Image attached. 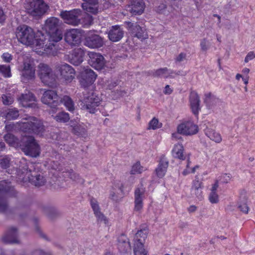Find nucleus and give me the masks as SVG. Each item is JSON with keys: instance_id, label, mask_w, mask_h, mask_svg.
<instances>
[{"instance_id": "b1692460", "label": "nucleus", "mask_w": 255, "mask_h": 255, "mask_svg": "<svg viewBox=\"0 0 255 255\" xmlns=\"http://www.w3.org/2000/svg\"><path fill=\"white\" fill-rule=\"evenodd\" d=\"M108 37L113 42L120 41L124 36L123 29L119 25L112 26L108 31Z\"/></svg>"}, {"instance_id": "de8ad7c7", "label": "nucleus", "mask_w": 255, "mask_h": 255, "mask_svg": "<svg viewBox=\"0 0 255 255\" xmlns=\"http://www.w3.org/2000/svg\"><path fill=\"white\" fill-rule=\"evenodd\" d=\"M200 46L201 50L206 52L209 49L211 46V43L206 38H203L201 40Z\"/></svg>"}, {"instance_id": "f704fd0d", "label": "nucleus", "mask_w": 255, "mask_h": 255, "mask_svg": "<svg viewBox=\"0 0 255 255\" xmlns=\"http://www.w3.org/2000/svg\"><path fill=\"white\" fill-rule=\"evenodd\" d=\"M218 186V181H217L211 188V192L209 196V200L212 204H216L219 202V196L216 192Z\"/></svg>"}, {"instance_id": "2f4dec72", "label": "nucleus", "mask_w": 255, "mask_h": 255, "mask_svg": "<svg viewBox=\"0 0 255 255\" xmlns=\"http://www.w3.org/2000/svg\"><path fill=\"white\" fill-rule=\"evenodd\" d=\"M168 166V161L166 158H162L157 168L156 169V173L158 177L162 178L165 175Z\"/></svg>"}, {"instance_id": "09e8293b", "label": "nucleus", "mask_w": 255, "mask_h": 255, "mask_svg": "<svg viewBox=\"0 0 255 255\" xmlns=\"http://www.w3.org/2000/svg\"><path fill=\"white\" fill-rule=\"evenodd\" d=\"M120 81L118 79H112L106 83V85L109 90L114 89L116 86L120 84Z\"/></svg>"}, {"instance_id": "f3484780", "label": "nucleus", "mask_w": 255, "mask_h": 255, "mask_svg": "<svg viewBox=\"0 0 255 255\" xmlns=\"http://www.w3.org/2000/svg\"><path fill=\"white\" fill-rule=\"evenodd\" d=\"M145 198V189L141 185L134 191V208L136 212L140 211L143 208V200Z\"/></svg>"}, {"instance_id": "c85d7f7f", "label": "nucleus", "mask_w": 255, "mask_h": 255, "mask_svg": "<svg viewBox=\"0 0 255 255\" xmlns=\"http://www.w3.org/2000/svg\"><path fill=\"white\" fill-rule=\"evenodd\" d=\"M90 203L94 214L97 218L98 220L100 221H103L105 224H107V219L100 211V209L97 201L95 199L92 198L91 199Z\"/></svg>"}, {"instance_id": "603ef678", "label": "nucleus", "mask_w": 255, "mask_h": 255, "mask_svg": "<svg viewBox=\"0 0 255 255\" xmlns=\"http://www.w3.org/2000/svg\"><path fill=\"white\" fill-rule=\"evenodd\" d=\"M187 54L186 53L181 52L175 58L176 63H180L186 60Z\"/></svg>"}, {"instance_id": "1a4fd4ad", "label": "nucleus", "mask_w": 255, "mask_h": 255, "mask_svg": "<svg viewBox=\"0 0 255 255\" xmlns=\"http://www.w3.org/2000/svg\"><path fill=\"white\" fill-rule=\"evenodd\" d=\"M147 234L148 231L146 229H141L135 234L133 249L134 255H140L144 252H147L144 248L143 244Z\"/></svg>"}, {"instance_id": "7c9ffc66", "label": "nucleus", "mask_w": 255, "mask_h": 255, "mask_svg": "<svg viewBox=\"0 0 255 255\" xmlns=\"http://www.w3.org/2000/svg\"><path fill=\"white\" fill-rule=\"evenodd\" d=\"M5 141L10 146L14 147H21L22 143V139L19 140L16 136L11 133H7L3 136Z\"/></svg>"}, {"instance_id": "4be33fe9", "label": "nucleus", "mask_w": 255, "mask_h": 255, "mask_svg": "<svg viewBox=\"0 0 255 255\" xmlns=\"http://www.w3.org/2000/svg\"><path fill=\"white\" fill-rule=\"evenodd\" d=\"M118 249L124 255H129L131 252V247L128 239L124 234L121 235L118 239Z\"/></svg>"}, {"instance_id": "412c9836", "label": "nucleus", "mask_w": 255, "mask_h": 255, "mask_svg": "<svg viewBox=\"0 0 255 255\" xmlns=\"http://www.w3.org/2000/svg\"><path fill=\"white\" fill-rule=\"evenodd\" d=\"M81 33L78 29L68 30L65 35V41L71 45H75L80 42Z\"/></svg>"}, {"instance_id": "cd10ccee", "label": "nucleus", "mask_w": 255, "mask_h": 255, "mask_svg": "<svg viewBox=\"0 0 255 255\" xmlns=\"http://www.w3.org/2000/svg\"><path fill=\"white\" fill-rule=\"evenodd\" d=\"M189 100L191 108L193 113L196 115L198 114L200 110V99L198 94L195 91L190 93Z\"/></svg>"}, {"instance_id": "7ed1b4c3", "label": "nucleus", "mask_w": 255, "mask_h": 255, "mask_svg": "<svg viewBox=\"0 0 255 255\" xmlns=\"http://www.w3.org/2000/svg\"><path fill=\"white\" fill-rule=\"evenodd\" d=\"M26 167H23L22 173L25 174L23 178L28 179L32 185L40 187L43 186L46 182V179L43 174L38 173L36 169L37 165L30 163L27 165Z\"/></svg>"}, {"instance_id": "338daca9", "label": "nucleus", "mask_w": 255, "mask_h": 255, "mask_svg": "<svg viewBox=\"0 0 255 255\" xmlns=\"http://www.w3.org/2000/svg\"><path fill=\"white\" fill-rule=\"evenodd\" d=\"M180 134V133H178H178H173V134H172V137H173V138H176V139H177L179 140V141H180V140H181V138H182V137H181V136L180 135V134Z\"/></svg>"}, {"instance_id": "4d7b16f0", "label": "nucleus", "mask_w": 255, "mask_h": 255, "mask_svg": "<svg viewBox=\"0 0 255 255\" xmlns=\"http://www.w3.org/2000/svg\"><path fill=\"white\" fill-rule=\"evenodd\" d=\"M255 58V53L253 51L249 52L245 59V62L248 63L249 61L252 60Z\"/></svg>"}, {"instance_id": "052dcab7", "label": "nucleus", "mask_w": 255, "mask_h": 255, "mask_svg": "<svg viewBox=\"0 0 255 255\" xmlns=\"http://www.w3.org/2000/svg\"><path fill=\"white\" fill-rule=\"evenodd\" d=\"M31 255H50V254L43 252L42 250H36L32 253Z\"/></svg>"}, {"instance_id": "4468645a", "label": "nucleus", "mask_w": 255, "mask_h": 255, "mask_svg": "<svg viewBox=\"0 0 255 255\" xmlns=\"http://www.w3.org/2000/svg\"><path fill=\"white\" fill-rule=\"evenodd\" d=\"M81 76L80 84L83 87L86 88L94 83L97 75L91 69L84 68L81 72Z\"/></svg>"}, {"instance_id": "a19ab883", "label": "nucleus", "mask_w": 255, "mask_h": 255, "mask_svg": "<svg viewBox=\"0 0 255 255\" xmlns=\"http://www.w3.org/2000/svg\"><path fill=\"white\" fill-rule=\"evenodd\" d=\"M66 176H68L73 181H75L78 183H83L84 181L82 179L80 178L79 175L75 173L73 170H67L65 172Z\"/></svg>"}, {"instance_id": "423d86ee", "label": "nucleus", "mask_w": 255, "mask_h": 255, "mask_svg": "<svg viewBox=\"0 0 255 255\" xmlns=\"http://www.w3.org/2000/svg\"><path fill=\"white\" fill-rule=\"evenodd\" d=\"M25 8L28 13L33 17H39L45 13L47 7L42 0H27Z\"/></svg>"}, {"instance_id": "79ce46f5", "label": "nucleus", "mask_w": 255, "mask_h": 255, "mask_svg": "<svg viewBox=\"0 0 255 255\" xmlns=\"http://www.w3.org/2000/svg\"><path fill=\"white\" fill-rule=\"evenodd\" d=\"M144 169L143 167L140 165V164L139 162H137L132 165L131 169L130 170V174H140L143 172V171H144Z\"/></svg>"}, {"instance_id": "6e6552de", "label": "nucleus", "mask_w": 255, "mask_h": 255, "mask_svg": "<svg viewBox=\"0 0 255 255\" xmlns=\"http://www.w3.org/2000/svg\"><path fill=\"white\" fill-rule=\"evenodd\" d=\"M38 74L42 82L45 85L49 86L54 85L56 76L48 65L44 63L39 64L38 66Z\"/></svg>"}, {"instance_id": "69168bd1", "label": "nucleus", "mask_w": 255, "mask_h": 255, "mask_svg": "<svg viewBox=\"0 0 255 255\" xmlns=\"http://www.w3.org/2000/svg\"><path fill=\"white\" fill-rule=\"evenodd\" d=\"M166 6L164 4H161L160 5H159L158 7L157 8V11L158 12H164V10L166 8Z\"/></svg>"}, {"instance_id": "c9c22d12", "label": "nucleus", "mask_w": 255, "mask_h": 255, "mask_svg": "<svg viewBox=\"0 0 255 255\" xmlns=\"http://www.w3.org/2000/svg\"><path fill=\"white\" fill-rule=\"evenodd\" d=\"M97 4L98 0L95 3L87 2L86 3H83L82 6L83 9L85 10L87 12L96 14L98 12Z\"/></svg>"}, {"instance_id": "72a5a7b5", "label": "nucleus", "mask_w": 255, "mask_h": 255, "mask_svg": "<svg viewBox=\"0 0 255 255\" xmlns=\"http://www.w3.org/2000/svg\"><path fill=\"white\" fill-rule=\"evenodd\" d=\"M175 73L172 70L168 69L166 67L160 68L155 71L153 76L155 77H162L167 78L172 77L171 75Z\"/></svg>"}, {"instance_id": "f257e3e1", "label": "nucleus", "mask_w": 255, "mask_h": 255, "mask_svg": "<svg viewBox=\"0 0 255 255\" xmlns=\"http://www.w3.org/2000/svg\"><path fill=\"white\" fill-rule=\"evenodd\" d=\"M59 26V20L58 18L53 17L47 19L44 26L47 34L45 35L40 32V38L37 41V45L42 46L45 44V51L50 53V50L55 47V43L62 39V33L58 29Z\"/></svg>"}, {"instance_id": "20e7f679", "label": "nucleus", "mask_w": 255, "mask_h": 255, "mask_svg": "<svg viewBox=\"0 0 255 255\" xmlns=\"http://www.w3.org/2000/svg\"><path fill=\"white\" fill-rule=\"evenodd\" d=\"M20 126L21 129L25 132H32L42 135L45 130L42 121L33 117H29L24 119Z\"/></svg>"}, {"instance_id": "0eeeda50", "label": "nucleus", "mask_w": 255, "mask_h": 255, "mask_svg": "<svg viewBox=\"0 0 255 255\" xmlns=\"http://www.w3.org/2000/svg\"><path fill=\"white\" fill-rule=\"evenodd\" d=\"M101 102V97L95 92H92L81 101V109L94 114L97 110Z\"/></svg>"}, {"instance_id": "4c0bfd02", "label": "nucleus", "mask_w": 255, "mask_h": 255, "mask_svg": "<svg viewBox=\"0 0 255 255\" xmlns=\"http://www.w3.org/2000/svg\"><path fill=\"white\" fill-rule=\"evenodd\" d=\"M60 101L63 104L69 111L73 112L74 111V103L70 97L65 96Z\"/></svg>"}, {"instance_id": "a18cd8bd", "label": "nucleus", "mask_w": 255, "mask_h": 255, "mask_svg": "<svg viewBox=\"0 0 255 255\" xmlns=\"http://www.w3.org/2000/svg\"><path fill=\"white\" fill-rule=\"evenodd\" d=\"M11 189L10 183H8L5 180L0 181V192H8Z\"/></svg>"}, {"instance_id": "a878e982", "label": "nucleus", "mask_w": 255, "mask_h": 255, "mask_svg": "<svg viewBox=\"0 0 255 255\" xmlns=\"http://www.w3.org/2000/svg\"><path fill=\"white\" fill-rule=\"evenodd\" d=\"M128 8V10L133 15H140L144 11L145 4L142 0H133Z\"/></svg>"}, {"instance_id": "bb28decb", "label": "nucleus", "mask_w": 255, "mask_h": 255, "mask_svg": "<svg viewBox=\"0 0 255 255\" xmlns=\"http://www.w3.org/2000/svg\"><path fill=\"white\" fill-rule=\"evenodd\" d=\"M71 127L73 128V132L77 135L84 134L86 132V129L84 125L80 122V119L76 117V119L71 120L70 122Z\"/></svg>"}, {"instance_id": "0e129e2a", "label": "nucleus", "mask_w": 255, "mask_h": 255, "mask_svg": "<svg viewBox=\"0 0 255 255\" xmlns=\"http://www.w3.org/2000/svg\"><path fill=\"white\" fill-rule=\"evenodd\" d=\"M172 92V90L170 88L169 85H166L165 87L164 93L165 94H170Z\"/></svg>"}, {"instance_id": "13d9d810", "label": "nucleus", "mask_w": 255, "mask_h": 255, "mask_svg": "<svg viewBox=\"0 0 255 255\" xmlns=\"http://www.w3.org/2000/svg\"><path fill=\"white\" fill-rule=\"evenodd\" d=\"M198 189H202L201 183L199 180H195L193 182L191 190H195Z\"/></svg>"}, {"instance_id": "37998d69", "label": "nucleus", "mask_w": 255, "mask_h": 255, "mask_svg": "<svg viewBox=\"0 0 255 255\" xmlns=\"http://www.w3.org/2000/svg\"><path fill=\"white\" fill-rule=\"evenodd\" d=\"M0 72L5 77H10L11 76L9 65H0Z\"/></svg>"}, {"instance_id": "aec40b11", "label": "nucleus", "mask_w": 255, "mask_h": 255, "mask_svg": "<svg viewBox=\"0 0 255 255\" xmlns=\"http://www.w3.org/2000/svg\"><path fill=\"white\" fill-rule=\"evenodd\" d=\"M35 69L29 61H25L21 72L22 79L23 82L33 80L35 78Z\"/></svg>"}, {"instance_id": "ddd939ff", "label": "nucleus", "mask_w": 255, "mask_h": 255, "mask_svg": "<svg viewBox=\"0 0 255 255\" xmlns=\"http://www.w3.org/2000/svg\"><path fill=\"white\" fill-rule=\"evenodd\" d=\"M41 101L51 108H55L59 104L60 99L56 91L49 90L45 91L43 94Z\"/></svg>"}, {"instance_id": "58836bf2", "label": "nucleus", "mask_w": 255, "mask_h": 255, "mask_svg": "<svg viewBox=\"0 0 255 255\" xmlns=\"http://www.w3.org/2000/svg\"><path fill=\"white\" fill-rule=\"evenodd\" d=\"M54 119L58 122L66 123L69 121L70 117L67 113L61 112L55 116Z\"/></svg>"}, {"instance_id": "3c124183", "label": "nucleus", "mask_w": 255, "mask_h": 255, "mask_svg": "<svg viewBox=\"0 0 255 255\" xmlns=\"http://www.w3.org/2000/svg\"><path fill=\"white\" fill-rule=\"evenodd\" d=\"M7 208V204L5 199L3 198H0V211L5 212L6 211Z\"/></svg>"}, {"instance_id": "f03ea898", "label": "nucleus", "mask_w": 255, "mask_h": 255, "mask_svg": "<svg viewBox=\"0 0 255 255\" xmlns=\"http://www.w3.org/2000/svg\"><path fill=\"white\" fill-rule=\"evenodd\" d=\"M16 36L18 40L21 43L27 46H33L35 47L37 52L41 53H48V51H45V44L40 46L37 45V41L40 38V32L35 36L33 29L29 26L23 25L17 27L16 31Z\"/></svg>"}, {"instance_id": "6e6d98bb", "label": "nucleus", "mask_w": 255, "mask_h": 255, "mask_svg": "<svg viewBox=\"0 0 255 255\" xmlns=\"http://www.w3.org/2000/svg\"><path fill=\"white\" fill-rule=\"evenodd\" d=\"M198 166L196 165L194 167L191 168V169L186 168L182 172V174L183 175L186 176L191 173H194L195 172L196 169L198 168Z\"/></svg>"}, {"instance_id": "49530a36", "label": "nucleus", "mask_w": 255, "mask_h": 255, "mask_svg": "<svg viewBox=\"0 0 255 255\" xmlns=\"http://www.w3.org/2000/svg\"><path fill=\"white\" fill-rule=\"evenodd\" d=\"M161 124L159 123L158 120L154 118L149 123L148 129H156L160 128Z\"/></svg>"}, {"instance_id": "774afa93", "label": "nucleus", "mask_w": 255, "mask_h": 255, "mask_svg": "<svg viewBox=\"0 0 255 255\" xmlns=\"http://www.w3.org/2000/svg\"><path fill=\"white\" fill-rule=\"evenodd\" d=\"M5 147L4 142L0 140V151H3L5 149Z\"/></svg>"}, {"instance_id": "39448f33", "label": "nucleus", "mask_w": 255, "mask_h": 255, "mask_svg": "<svg viewBox=\"0 0 255 255\" xmlns=\"http://www.w3.org/2000/svg\"><path fill=\"white\" fill-rule=\"evenodd\" d=\"M22 143L20 147L26 155L33 157L39 156L40 153V146L33 137L23 136Z\"/></svg>"}, {"instance_id": "bf43d9fd", "label": "nucleus", "mask_w": 255, "mask_h": 255, "mask_svg": "<svg viewBox=\"0 0 255 255\" xmlns=\"http://www.w3.org/2000/svg\"><path fill=\"white\" fill-rule=\"evenodd\" d=\"M1 57L3 60L5 62H10L12 60V56L11 54L8 53H4L2 55Z\"/></svg>"}, {"instance_id": "ea45409f", "label": "nucleus", "mask_w": 255, "mask_h": 255, "mask_svg": "<svg viewBox=\"0 0 255 255\" xmlns=\"http://www.w3.org/2000/svg\"><path fill=\"white\" fill-rule=\"evenodd\" d=\"M238 208L240 210L245 214H247L249 211V207L247 204V198L245 196L241 197L239 202Z\"/></svg>"}, {"instance_id": "9d476101", "label": "nucleus", "mask_w": 255, "mask_h": 255, "mask_svg": "<svg viewBox=\"0 0 255 255\" xmlns=\"http://www.w3.org/2000/svg\"><path fill=\"white\" fill-rule=\"evenodd\" d=\"M82 11L79 9H74L70 11H63L60 16L64 22L74 26L78 25L80 22Z\"/></svg>"}, {"instance_id": "5fc2aeb1", "label": "nucleus", "mask_w": 255, "mask_h": 255, "mask_svg": "<svg viewBox=\"0 0 255 255\" xmlns=\"http://www.w3.org/2000/svg\"><path fill=\"white\" fill-rule=\"evenodd\" d=\"M191 193L193 195H195L199 200H202L203 198L202 189H198L195 190H191Z\"/></svg>"}, {"instance_id": "864d4df0", "label": "nucleus", "mask_w": 255, "mask_h": 255, "mask_svg": "<svg viewBox=\"0 0 255 255\" xmlns=\"http://www.w3.org/2000/svg\"><path fill=\"white\" fill-rule=\"evenodd\" d=\"M231 179V175L230 174H223L222 175L219 181L222 183H228Z\"/></svg>"}, {"instance_id": "9b49d317", "label": "nucleus", "mask_w": 255, "mask_h": 255, "mask_svg": "<svg viewBox=\"0 0 255 255\" xmlns=\"http://www.w3.org/2000/svg\"><path fill=\"white\" fill-rule=\"evenodd\" d=\"M124 23L132 37L141 40L148 38V35L145 28L140 26L137 22L125 21Z\"/></svg>"}, {"instance_id": "e2e57ef3", "label": "nucleus", "mask_w": 255, "mask_h": 255, "mask_svg": "<svg viewBox=\"0 0 255 255\" xmlns=\"http://www.w3.org/2000/svg\"><path fill=\"white\" fill-rule=\"evenodd\" d=\"M5 19V16L3 10L0 7V23L3 22Z\"/></svg>"}, {"instance_id": "c756f323", "label": "nucleus", "mask_w": 255, "mask_h": 255, "mask_svg": "<svg viewBox=\"0 0 255 255\" xmlns=\"http://www.w3.org/2000/svg\"><path fill=\"white\" fill-rule=\"evenodd\" d=\"M172 155L175 158L181 160H184L186 156L184 154V147L181 143L175 144L172 150Z\"/></svg>"}, {"instance_id": "680f3d73", "label": "nucleus", "mask_w": 255, "mask_h": 255, "mask_svg": "<svg viewBox=\"0 0 255 255\" xmlns=\"http://www.w3.org/2000/svg\"><path fill=\"white\" fill-rule=\"evenodd\" d=\"M84 18L85 19V20H87V23H86V24L88 25L91 24V23H92L93 20V17L92 16H91L90 14L87 13L85 15Z\"/></svg>"}, {"instance_id": "dca6fc26", "label": "nucleus", "mask_w": 255, "mask_h": 255, "mask_svg": "<svg viewBox=\"0 0 255 255\" xmlns=\"http://www.w3.org/2000/svg\"><path fill=\"white\" fill-rule=\"evenodd\" d=\"M178 133L185 135H192L198 132V126L192 122L188 121L179 125L177 127Z\"/></svg>"}, {"instance_id": "8fccbe9b", "label": "nucleus", "mask_w": 255, "mask_h": 255, "mask_svg": "<svg viewBox=\"0 0 255 255\" xmlns=\"http://www.w3.org/2000/svg\"><path fill=\"white\" fill-rule=\"evenodd\" d=\"M3 104L5 105H9L12 103L13 100L11 96L8 95H3L1 97Z\"/></svg>"}, {"instance_id": "c03bdc74", "label": "nucleus", "mask_w": 255, "mask_h": 255, "mask_svg": "<svg viewBox=\"0 0 255 255\" xmlns=\"http://www.w3.org/2000/svg\"><path fill=\"white\" fill-rule=\"evenodd\" d=\"M10 158L8 156L0 157V166L3 169H6L9 167Z\"/></svg>"}, {"instance_id": "473e14b6", "label": "nucleus", "mask_w": 255, "mask_h": 255, "mask_svg": "<svg viewBox=\"0 0 255 255\" xmlns=\"http://www.w3.org/2000/svg\"><path fill=\"white\" fill-rule=\"evenodd\" d=\"M204 132L211 140L217 143H220L222 141L220 134L211 128H206L204 129Z\"/></svg>"}, {"instance_id": "5701e85b", "label": "nucleus", "mask_w": 255, "mask_h": 255, "mask_svg": "<svg viewBox=\"0 0 255 255\" xmlns=\"http://www.w3.org/2000/svg\"><path fill=\"white\" fill-rule=\"evenodd\" d=\"M104 44L103 38L97 34H92L85 39V45L91 48H98Z\"/></svg>"}, {"instance_id": "2eb2a0df", "label": "nucleus", "mask_w": 255, "mask_h": 255, "mask_svg": "<svg viewBox=\"0 0 255 255\" xmlns=\"http://www.w3.org/2000/svg\"><path fill=\"white\" fill-rule=\"evenodd\" d=\"M89 64L95 69L101 70L105 66V61L104 57L99 53L89 52Z\"/></svg>"}, {"instance_id": "a211bd4d", "label": "nucleus", "mask_w": 255, "mask_h": 255, "mask_svg": "<svg viewBox=\"0 0 255 255\" xmlns=\"http://www.w3.org/2000/svg\"><path fill=\"white\" fill-rule=\"evenodd\" d=\"M19 103L23 107L34 108L36 107V98L34 95L30 92L21 94L18 98Z\"/></svg>"}, {"instance_id": "393cba45", "label": "nucleus", "mask_w": 255, "mask_h": 255, "mask_svg": "<svg viewBox=\"0 0 255 255\" xmlns=\"http://www.w3.org/2000/svg\"><path fill=\"white\" fill-rule=\"evenodd\" d=\"M84 51L81 48L75 49L69 55V61L74 65L78 66L83 61Z\"/></svg>"}, {"instance_id": "e433bc0d", "label": "nucleus", "mask_w": 255, "mask_h": 255, "mask_svg": "<svg viewBox=\"0 0 255 255\" xmlns=\"http://www.w3.org/2000/svg\"><path fill=\"white\" fill-rule=\"evenodd\" d=\"M3 116L7 120H13L19 116V111L16 108L8 109L3 113Z\"/></svg>"}, {"instance_id": "f8f14e48", "label": "nucleus", "mask_w": 255, "mask_h": 255, "mask_svg": "<svg viewBox=\"0 0 255 255\" xmlns=\"http://www.w3.org/2000/svg\"><path fill=\"white\" fill-rule=\"evenodd\" d=\"M56 70L60 73L61 78L65 81L71 82L75 77L74 69L68 64H58L56 66Z\"/></svg>"}, {"instance_id": "6ab92c4d", "label": "nucleus", "mask_w": 255, "mask_h": 255, "mask_svg": "<svg viewBox=\"0 0 255 255\" xmlns=\"http://www.w3.org/2000/svg\"><path fill=\"white\" fill-rule=\"evenodd\" d=\"M1 241L5 244H18V232L13 227L9 228L1 237Z\"/></svg>"}]
</instances>
